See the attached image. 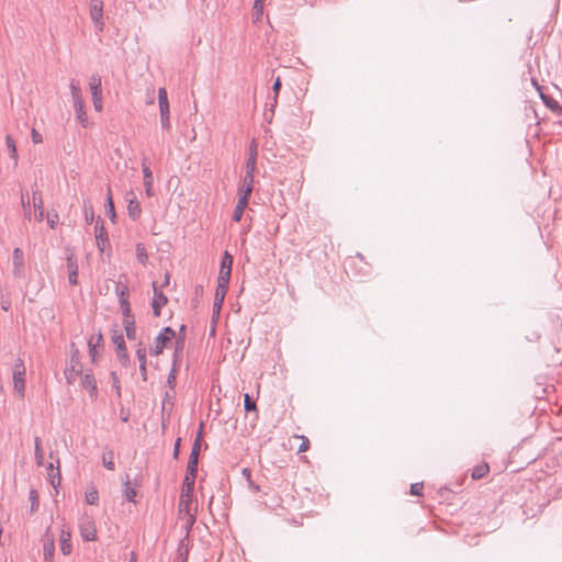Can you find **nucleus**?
Returning a JSON list of instances; mask_svg holds the SVG:
<instances>
[{
  "instance_id": "1",
  "label": "nucleus",
  "mask_w": 562,
  "mask_h": 562,
  "mask_svg": "<svg viewBox=\"0 0 562 562\" xmlns=\"http://www.w3.org/2000/svg\"><path fill=\"white\" fill-rule=\"evenodd\" d=\"M198 470V460L190 459L187 467V474L183 480L182 493H181V505L186 507V516H188V522H193L192 515H189V503L191 502V491L195 481V473Z\"/></svg>"
},
{
  "instance_id": "2",
  "label": "nucleus",
  "mask_w": 562,
  "mask_h": 562,
  "mask_svg": "<svg viewBox=\"0 0 562 562\" xmlns=\"http://www.w3.org/2000/svg\"><path fill=\"white\" fill-rule=\"evenodd\" d=\"M89 88L91 91L93 108L97 112H101L103 109L102 103V80L99 75H93L89 80Z\"/></svg>"
},
{
  "instance_id": "3",
  "label": "nucleus",
  "mask_w": 562,
  "mask_h": 562,
  "mask_svg": "<svg viewBox=\"0 0 562 562\" xmlns=\"http://www.w3.org/2000/svg\"><path fill=\"white\" fill-rule=\"evenodd\" d=\"M175 397L166 392L161 404V425L166 429L173 420Z\"/></svg>"
},
{
  "instance_id": "4",
  "label": "nucleus",
  "mask_w": 562,
  "mask_h": 562,
  "mask_svg": "<svg viewBox=\"0 0 562 562\" xmlns=\"http://www.w3.org/2000/svg\"><path fill=\"white\" fill-rule=\"evenodd\" d=\"M90 16L99 32L103 31V1L91 0L90 1Z\"/></svg>"
},
{
  "instance_id": "5",
  "label": "nucleus",
  "mask_w": 562,
  "mask_h": 562,
  "mask_svg": "<svg viewBox=\"0 0 562 562\" xmlns=\"http://www.w3.org/2000/svg\"><path fill=\"white\" fill-rule=\"evenodd\" d=\"M94 235L97 240L98 249L103 252L108 246H110V240L108 236V232L104 227L103 220L99 216L94 227Z\"/></svg>"
},
{
  "instance_id": "6",
  "label": "nucleus",
  "mask_w": 562,
  "mask_h": 562,
  "mask_svg": "<svg viewBox=\"0 0 562 562\" xmlns=\"http://www.w3.org/2000/svg\"><path fill=\"white\" fill-rule=\"evenodd\" d=\"M25 367L21 359H19L13 368V382H14V389L18 393L23 395L24 389H25Z\"/></svg>"
},
{
  "instance_id": "7",
  "label": "nucleus",
  "mask_w": 562,
  "mask_h": 562,
  "mask_svg": "<svg viewBox=\"0 0 562 562\" xmlns=\"http://www.w3.org/2000/svg\"><path fill=\"white\" fill-rule=\"evenodd\" d=\"M176 337V331L171 327H166L156 338L155 347L151 350V353L157 356L162 352L167 342L171 340V338Z\"/></svg>"
},
{
  "instance_id": "8",
  "label": "nucleus",
  "mask_w": 562,
  "mask_h": 562,
  "mask_svg": "<svg viewBox=\"0 0 562 562\" xmlns=\"http://www.w3.org/2000/svg\"><path fill=\"white\" fill-rule=\"evenodd\" d=\"M233 257L225 251L221 262L218 283L229 284L231 272H232Z\"/></svg>"
},
{
  "instance_id": "9",
  "label": "nucleus",
  "mask_w": 562,
  "mask_h": 562,
  "mask_svg": "<svg viewBox=\"0 0 562 562\" xmlns=\"http://www.w3.org/2000/svg\"><path fill=\"white\" fill-rule=\"evenodd\" d=\"M80 536L85 541H93L97 539V529L92 519L83 518L79 524Z\"/></svg>"
},
{
  "instance_id": "10",
  "label": "nucleus",
  "mask_w": 562,
  "mask_h": 562,
  "mask_svg": "<svg viewBox=\"0 0 562 562\" xmlns=\"http://www.w3.org/2000/svg\"><path fill=\"white\" fill-rule=\"evenodd\" d=\"M55 542L54 536L50 533L49 528L46 530L43 538V553L45 562H54Z\"/></svg>"
},
{
  "instance_id": "11",
  "label": "nucleus",
  "mask_w": 562,
  "mask_h": 562,
  "mask_svg": "<svg viewBox=\"0 0 562 562\" xmlns=\"http://www.w3.org/2000/svg\"><path fill=\"white\" fill-rule=\"evenodd\" d=\"M154 288V297L151 302V307L155 316L160 315V310L162 306H165L168 302L167 296L164 294L161 290L157 288V283L153 282Z\"/></svg>"
},
{
  "instance_id": "12",
  "label": "nucleus",
  "mask_w": 562,
  "mask_h": 562,
  "mask_svg": "<svg viewBox=\"0 0 562 562\" xmlns=\"http://www.w3.org/2000/svg\"><path fill=\"white\" fill-rule=\"evenodd\" d=\"M68 268V281L71 285L78 284V261L76 255L71 251L66 257Z\"/></svg>"
},
{
  "instance_id": "13",
  "label": "nucleus",
  "mask_w": 562,
  "mask_h": 562,
  "mask_svg": "<svg viewBox=\"0 0 562 562\" xmlns=\"http://www.w3.org/2000/svg\"><path fill=\"white\" fill-rule=\"evenodd\" d=\"M32 196H33L35 218L38 222H42L44 218V202L42 199V194L36 184L32 188Z\"/></svg>"
},
{
  "instance_id": "14",
  "label": "nucleus",
  "mask_w": 562,
  "mask_h": 562,
  "mask_svg": "<svg viewBox=\"0 0 562 562\" xmlns=\"http://www.w3.org/2000/svg\"><path fill=\"white\" fill-rule=\"evenodd\" d=\"M13 274L18 278L24 273V254L21 248H14L12 252Z\"/></svg>"
},
{
  "instance_id": "15",
  "label": "nucleus",
  "mask_w": 562,
  "mask_h": 562,
  "mask_svg": "<svg viewBox=\"0 0 562 562\" xmlns=\"http://www.w3.org/2000/svg\"><path fill=\"white\" fill-rule=\"evenodd\" d=\"M80 384L83 389H86L89 392L91 398L97 397V395H98L97 381L94 379V375L91 372L86 373L81 376Z\"/></svg>"
},
{
  "instance_id": "16",
  "label": "nucleus",
  "mask_w": 562,
  "mask_h": 562,
  "mask_svg": "<svg viewBox=\"0 0 562 562\" xmlns=\"http://www.w3.org/2000/svg\"><path fill=\"white\" fill-rule=\"evenodd\" d=\"M227 289H228V284H222V283L217 282V288L215 291V297H214V303H213V315L220 314Z\"/></svg>"
},
{
  "instance_id": "17",
  "label": "nucleus",
  "mask_w": 562,
  "mask_h": 562,
  "mask_svg": "<svg viewBox=\"0 0 562 562\" xmlns=\"http://www.w3.org/2000/svg\"><path fill=\"white\" fill-rule=\"evenodd\" d=\"M71 367L66 368L64 371L66 381L68 384H74L79 375H81V366L78 359L75 360V357L71 358Z\"/></svg>"
},
{
  "instance_id": "18",
  "label": "nucleus",
  "mask_w": 562,
  "mask_h": 562,
  "mask_svg": "<svg viewBox=\"0 0 562 562\" xmlns=\"http://www.w3.org/2000/svg\"><path fill=\"white\" fill-rule=\"evenodd\" d=\"M56 463H57L56 468L54 467V463H52V462L47 467L48 480H49L52 486L55 487V488H57V486H59L60 482H61V475H60V470H59V459L58 458L56 459Z\"/></svg>"
},
{
  "instance_id": "19",
  "label": "nucleus",
  "mask_w": 562,
  "mask_h": 562,
  "mask_svg": "<svg viewBox=\"0 0 562 562\" xmlns=\"http://www.w3.org/2000/svg\"><path fill=\"white\" fill-rule=\"evenodd\" d=\"M257 156H258V147H257L255 139H252L250 143V146H249V150H248L246 169H249V170L257 169Z\"/></svg>"
},
{
  "instance_id": "20",
  "label": "nucleus",
  "mask_w": 562,
  "mask_h": 562,
  "mask_svg": "<svg viewBox=\"0 0 562 562\" xmlns=\"http://www.w3.org/2000/svg\"><path fill=\"white\" fill-rule=\"evenodd\" d=\"M70 538H71L70 532L63 529L60 532L59 542H60V551L65 555L70 554L71 550H72Z\"/></svg>"
},
{
  "instance_id": "21",
  "label": "nucleus",
  "mask_w": 562,
  "mask_h": 562,
  "mask_svg": "<svg viewBox=\"0 0 562 562\" xmlns=\"http://www.w3.org/2000/svg\"><path fill=\"white\" fill-rule=\"evenodd\" d=\"M102 341V334L99 333L97 335H92L90 339L88 340V347H89V353L92 358V361H95V357L98 353L97 348L101 345Z\"/></svg>"
},
{
  "instance_id": "22",
  "label": "nucleus",
  "mask_w": 562,
  "mask_h": 562,
  "mask_svg": "<svg viewBox=\"0 0 562 562\" xmlns=\"http://www.w3.org/2000/svg\"><path fill=\"white\" fill-rule=\"evenodd\" d=\"M127 213L134 221L137 220L142 213L140 204L135 196L128 200Z\"/></svg>"
},
{
  "instance_id": "23",
  "label": "nucleus",
  "mask_w": 562,
  "mask_h": 562,
  "mask_svg": "<svg viewBox=\"0 0 562 562\" xmlns=\"http://www.w3.org/2000/svg\"><path fill=\"white\" fill-rule=\"evenodd\" d=\"M34 457L37 467L44 465V452L42 449V439L40 437H35L34 439Z\"/></svg>"
},
{
  "instance_id": "24",
  "label": "nucleus",
  "mask_w": 562,
  "mask_h": 562,
  "mask_svg": "<svg viewBox=\"0 0 562 562\" xmlns=\"http://www.w3.org/2000/svg\"><path fill=\"white\" fill-rule=\"evenodd\" d=\"M74 108H75L77 120L80 122V124L83 127H86L88 124V117H87V112H86V108H85V102H79V104L74 103Z\"/></svg>"
},
{
  "instance_id": "25",
  "label": "nucleus",
  "mask_w": 562,
  "mask_h": 562,
  "mask_svg": "<svg viewBox=\"0 0 562 562\" xmlns=\"http://www.w3.org/2000/svg\"><path fill=\"white\" fill-rule=\"evenodd\" d=\"M488 472H490L488 464L486 462H483L473 468L471 477L473 480H480V479H483L485 475H487Z\"/></svg>"
},
{
  "instance_id": "26",
  "label": "nucleus",
  "mask_w": 562,
  "mask_h": 562,
  "mask_svg": "<svg viewBox=\"0 0 562 562\" xmlns=\"http://www.w3.org/2000/svg\"><path fill=\"white\" fill-rule=\"evenodd\" d=\"M70 92H71V98H72L74 103L79 104V102H83L82 92H81V88L79 86V81L71 79Z\"/></svg>"
},
{
  "instance_id": "27",
  "label": "nucleus",
  "mask_w": 562,
  "mask_h": 562,
  "mask_svg": "<svg viewBox=\"0 0 562 562\" xmlns=\"http://www.w3.org/2000/svg\"><path fill=\"white\" fill-rule=\"evenodd\" d=\"M70 92H71V98H72L74 103L79 104V102H83L82 92H81V88L79 86V81L71 79Z\"/></svg>"
},
{
  "instance_id": "28",
  "label": "nucleus",
  "mask_w": 562,
  "mask_h": 562,
  "mask_svg": "<svg viewBox=\"0 0 562 562\" xmlns=\"http://www.w3.org/2000/svg\"><path fill=\"white\" fill-rule=\"evenodd\" d=\"M158 103H159L160 113L170 112L168 95H167V91L165 88H160L158 90Z\"/></svg>"
},
{
  "instance_id": "29",
  "label": "nucleus",
  "mask_w": 562,
  "mask_h": 562,
  "mask_svg": "<svg viewBox=\"0 0 562 562\" xmlns=\"http://www.w3.org/2000/svg\"><path fill=\"white\" fill-rule=\"evenodd\" d=\"M5 145H7L10 157L14 160V165L16 166L18 158H19L18 149H16L15 142L11 135L5 136Z\"/></svg>"
},
{
  "instance_id": "30",
  "label": "nucleus",
  "mask_w": 562,
  "mask_h": 562,
  "mask_svg": "<svg viewBox=\"0 0 562 562\" xmlns=\"http://www.w3.org/2000/svg\"><path fill=\"white\" fill-rule=\"evenodd\" d=\"M124 329L126 333V337L130 340L136 339V326H135V319L128 318L123 321Z\"/></svg>"
},
{
  "instance_id": "31",
  "label": "nucleus",
  "mask_w": 562,
  "mask_h": 562,
  "mask_svg": "<svg viewBox=\"0 0 562 562\" xmlns=\"http://www.w3.org/2000/svg\"><path fill=\"white\" fill-rule=\"evenodd\" d=\"M137 495V492L135 487L132 486L130 479L127 477L124 483V497L128 502L135 503V497Z\"/></svg>"
},
{
  "instance_id": "32",
  "label": "nucleus",
  "mask_w": 562,
  "mask_h": 562,
  "mask_svg": "<svg viewBox=\"0 0 562 562\" xmlns=\"http://www.w3.org/2000/svg\"><path fill=\"white\" fill-rule=\"evenodd\" d=\"M175 383H176V350L172 353L171 358V367L168 374L167 384L169 385L170 390H175Z\"/></svg>"
},
{
  "instance_id": "33",
  "label": "nucleus",
  "mask_w": 562,
  "mask_h": 562,
  "mask_svg": "<svg viewBox=\"0 0 562 562\" xmlns=\"http://www.w3.org/2000/svg\"><path fill=\"white\" fill-rule=\"evenodd\" d=\"M105 212H106V215L110 217V220L114 223L115 218H116V213H115V209H114V202H113V199H112V195L110 192L106 198Z\"/></svg>"
},
{
  "instance_id": "34",
  "label": "nucleus",
  "mask_w": 562,
  "mask_h": 562,
  "mask_svg": "<svg viewBox=\"0 0 562 562\" xmlns=\"http://www.w3.org/2000/svg\"><path fill=\"white\" fill-rule=\"evenodd\" d=\"M263 3L265 0H255L252 7V18L255 21H259L263 13Z\"/></svg>"
},
{
  "instance_id": "35",
  "label": "nucleus",
  "mask_w": 562,
  "mask_h": 562,
  "mask_svg": "<svg viewBox=\"0 0 562 562\" xmlns=\"http://www.w3.org/2000/svg\"><path fill=\"white\" fill-rule=\"evenodd\" d=\"M29 499L31 503V513H35L40 506L38 493L36 490L32 488L29 494Z\"/></svg>"
},
{
  "instance_id": "36",
  "label": "nucleus",
  "mask_w": 562,
  "mask_h": 562,
  "mask_svg": "<svg viewBox=\"0 0 562 562\" xmlns=\"http://www.w3.org/2000/svg\"><path fill=\"white\" fill-rule=\"evenodd\" d=\"M112 341L116 346V350L121 349V347H126L124 336L120 330H113Z\"/></svg>"
},
{
  "instance_id": "37",
  "label": "nucleus",
  "mask_w": 562,
  "mask_h": 562,
  "mask_svg": "<svg viewBox=\"0 0 562 562\" xmlns=\"http://www.w3.org/2000/svg\"><path fill=\"white\" fill-rule=\"evenodd\" d=\"M86 502L89 505H97L99 502V493L98 491L92 487L91 490L86 492Z\"/></svg>"
},
{
  "instance_id": "38",
  "label": "nucleus",
  "mask_w": 562,
  "mask_h": 562,
  "mask_svg": "<svg viewBox=\"0 0 562 562\" xmlns=\"http://www.w3.org/2000/svg\"><path fill=\"white\" fill-rule=\"evenodd\" d=\"M102 462H103V465L108 470L113 471L115 469L112 451H108V452L103 453Z\"/></svg>"
},
{
  "instance_id": "39",
  "label": "nucleus",
  "mask_w": 562,
  "mask_h": 562,
  "mask_svg": "<svg viewBox=\"0 0 562 562\" xmlns=\"http://www.w3.org/2000/svg\"><path fill=\"white\" fill-rule=\"evenodd\" d=\"M115 352H116V357H117L119 361L121 362V364L123 367H126L130 362L126 347H121V349L115 350Z\"/></svg>"
},
{
  "instance_id": "40",
  "label": "nucleus",
  "mask_w": 562,
  "mask_h": 562,
  "mask_svg": "<svg viewBox=\"0 0 562 562\" xmlns=\"http://www.w3.org/2000/svg\"><path fill=\"white\" fill-rule=\"evenodd\" d=\"M120 306H121L124 319L134 318L128 300H121Z\"/></svg>"
},
{
  "instance_id": "41",
  "label": "nucleus",
  "mask_w": 562,
  "mask_h": 562,
  "mask_svg": "<svg viewBox=\"0 0 562 562\" xmlns=\"http://www.w3.org/2000/svg\"><path fill=\"white\" fill-rule=\"evenodd\" d=\"M25 195H27V192L26 193H24V192L21 193V203H22L23 211H24V217L27 221H31V204H30L29 200L25 201Z\"/></svg>"
},
{
  "instance_id": "42",
  "label": "nucleus",
  "mask_w": 562,
  "mask_h": 562,
  "mask_svg": "<svg viewBox=\"0 0 562 562\" xmlns=\"http://www.w3.org/2000/svg\"><path fill=\"white\" fill-rule=\"evenodd\" d=\"M256 170L246 169L245 176L243 177L241 184L254 187Z\"/></svg>"
},
{
  "instance_id": "43",
  "label": "nucleus",
  "mask_w": 562,
  "mask_h": 562,
  "mask_svg": "<svg viewBox=\"0 0 562 562\" xmlns=\"http://www.w3.org/2000/svg\"><path fill=\"white\" fill-rule=\"evenodd\" d=\"M136 256L140 263H145V261L147 260V251L144 245L137 244Z\"/></svg>"
},
{
  "instance_id": "44",
  "label": "nucleus",
  "mask_w": 562,
  "mask_h": 562,
  "mask_svg": "<svg viewBox=\"0 0 562 562\" xmlns=\"http://www.w3.org/2000/svg\"><path fill=\"white\" fill-rule=\"evenodd\" d=\"M294 438L301 441L300 446L297 447L299 452H305L308 450L310 440L307 437L297 435V436H294Z\"/></svg>"
},
{
  "instance_id": "45",
  "label": "nucleus",
  "mask_w": 562,
  "mask_h": 562,
  "mask_svg": "<svg viewBox=\"0 0 562 562\" xmlns=\"http://www.w3.org/2000/svg\"><path fill=\"white\" fill-rule=\"evenodd\" d=\"M540 95L548 108H550L552 110L561 109L559 103L555 100H553L552 98L544 95L542 92H540Z\"/></svg>"
},
{
  "instance_id": "46",
  "label": "nucleus",
  "mask_w": 562,
  "mask_h": 562,
  "mask_svg": "<svg viewBox=\"0 0 562 562\" xmlns=\"http://www.w3.org/2000/svg\"><path fill=\"white\" fill-rule=\"evenodd\" d=\"M160 123L164 130L169 131L171 128L170 112L160 113Z\"/></svg>"
},
{
  "instance_id": "47",
  "label": "nucleus",
  "mask_w": 562,
  "mask_h": 562,
  "mask_svg": "<svg viewBox=\"0 0 562 562\" xmlns=\"http://www.w3.org/2000/svg\"><path fill=\"white\" fill-rule=\"evenodd\" d=\"M85 220L88 225L92 224L94 221V212L91 205H85Z\"/></svg>"
},
{
  "instance_id": "48",
  "label": "nucleus",
  "mask_w": 562,
  "mask_h": 562,
  "mask_svg": "<svg viewBox=\"0 0 562 562\" xmlns=\"http://www.w3.org/2000/svg\"><path fill=\"white\" fill-rule=\"evenodd\" d=\"M244 407H245V409L247 412L256 411L257 409L256 403L251 400L249 394H245L244 395Z\"/></svg>"
},
{
  "instance_id": "49",
  "label": "nucleus",
  "mask_w": 562,
  "mask_h": 562,
  "mask_svg": "<svg viewBox=\"0 0 562 562\" xmlns=\"http://www.w3.org/2000/svg\"><path fill=\"white\" fill-rule=\"evenodd\" d=\"M201 441H202V427L200 428L198 435H196V438L193 442V446H192V450L191 451H195L198 453H200V450H201Z\"/></svg>"
},
{
  "instance_id": "50",
  "label": "nucleus",
  "mask_w": 562,
  "mask_h": 562,
  "mask_svg": "<svg viewBox=\"0 0 562 562\" xmlns=\"http://www.w3.org/2000/svg\"><path fill=\"white\" fill-rule=\"evenodd\" d=\"M423 488H424L423 483H413L411 485V494L412 495H416V496H422L423 495Z\"/></svg>"
},
{
  "instance_id": "51",
  "label": "nucleus",
  "mask_w": 562,
  "mask_h": 562,
  "mask_svg": "<svg viewBox=\"0 0 562 562\" xmlns=\"http://www.w3.org/2000/svg\"><path fill=\"white\" fill-rule=\"evenodd\" d=\"M116 294L119 296V302L121 303V300H128V288L127 286H122V288H116Z\"/></svg>"
},
{
  "instance_id": "52",
  "label": "nucleus",
  "mask_w": 562,
  "mask_h": 562,
  "mask_svg": "<svg viewBox=\"0 0 562 562\" xmlns=\"http://www.w3.org/2000/svg\"><path fill=\"white\" fill-rule=\"evenodd\" d=\"M252 188L254 187L241 184L238 190V195H240V196L245 195L246 198L249 199L251 195V192H252Z\"/></svg>"
},
{
  "instance_id": "53",
  "label": "nucleus",
  "mask_w": 562,
  "mask_h": 562,
  "mask_svg": "<svg viewBox=\"0 0 562 562\" xmlns=\"http://www.w3.org/2000/svg\"><path fill=\"white\" fill-rule=\"evenodd\" d=\"M248 202H249L248 198H246L245 195H243V196L238 195V201H237L236 207H239L245 211V209L248 205Z\"/></svg>"
},
{
  "instance_id": "54",
  "label": "nucleus",
  "mask_w": 562,
  "mask_h": 562,
  "mask_svg": "<svg viewBox=\"0 0 562 562\" xmlns=\"http://www.w3.org/2000/svg\"><path fill=\"white\" fill-rule=\"evenodd\" d=\"M136 356H137L139 363H146V349L145 348H138L136 350Z\"/></svg>"
},
{
  "instance_id": "55",
  "label": "nucleus",
  "mask_w": 562,
  "mask_h": 562,
  "mask_svg": "<svg viewBox=\"0 0 562 562\" xmlns=\"http://www.w3.org/2000/svg\"><path fill=\"white\" fill-rule=\"evenodd\" d=\"M111 376H112V379H113V386H114V387H115V390H116V394H117V396H121L120 381H119V379H117V376H116V373H115V372H112V373H111Z\"/></svg>"
},
{
  "instance_id": "56",
  "label": "nucleus",
  "mask_w": 562,
  "mask_h": 562,
  "mask_svg": "<svg viewBox=\"0 0 562 562\" xmlns=\"http://www.w3.org/2000/svg\"><path fill=\"white\" fill-rule=\"evenodd\" d=\"M32 140L34 144L43 142L42 135L35 128L32 130Z\"/></svg>"
},
{
  "instance_id": "57",
  "label": "nucleus",
  "mask_w": 562,
  "mask_h": 562,
  "mask_svg": "<svg viewBox=\"0 0 562 562\" xmlns=\"http://www.w3.org/2000/svg\"><path fill=\"white\" fill-rule=\"evenodd\" d=\"M243 214H244V210L235 206V210H234V213H233V220L235 222H239L241 220V217H243Z\"/></svg>"
},
{
  "instance_id": "58",
  "label": "nucleus",
  "mask_w": 562,
  "mask_h": 562,
  "mask_svg": "<svg viewBox=\"0 0 562 562\" xmlns=\"http://www.w3.org/2000/svg\"><path fill=\"white\" fill-rule=\"evenodd\" d=\"M58 222V215L57 214H54L53 216H50L48 214L47 216V223L49 225L50 228H55L56 224Z\"/></svg>"
},
{
  "instance_id": "59",
  "label": "nucleus",
  "mask_w": 562,
  "mask_h": 562,
  "mask_svg": "<svg viewBox=\"0 0 562 562\" xmlns=\"http://www.w3.org/2000/svg\"><path fill=\"white\" fill-rule=\"evenodd\" d=\"M143 172H144V179H145V183L146 184H149V181L151 180V171L149 170L148 167H146L145 165L143 166Z\"/></svg>"
},
{
  "instance_id": "60",
  "label": "nucleus",
  "mask_w": 562,
  "mask_h": 562,
  "mask_svg": "<svg viewBox=\"0 0 562 562\" xmlns=\"http://www.w3.org/2000/svg\"><path fill=\"white\" fill-rule=\"evenodd\" d=\"M272 89H273L274 94L278 95V93H279V91L281 89V79H280V77H278L274 80ZM274 100H277V97H274Z\"/></svg>"
},
{
  "instance_id": "61",
  "label": "nucleus",
  "mask_w": 562,
  "mask_h": 562,
  "mask_svg": "<svg viewBox=\"0 0 562 562\" xmlns=\"http://www.w3.org/2000/svg\"><path fill=\"white\" fill-rule=\"evenodd\" d=\"M186 326L181 325L178 330V341L184 338Z\"/></svg>"
},
{
  "instance_id": "62",
  "label": "nucleus",
  "mask_w": 562,
  "mask_h": 562,
  "mask_svg": "<svg viewBox=\"0 0 562 562\" xmlns=\"http://www.w3.org/2000/svg\"><path fill=\"white\" fill-rule=\"evenodd\" d=\"M182 548H183V542H181L180 546H178V562H183V559H182Z\"/></svg>"
},
{
  "instance_id": "63",
  "label": "nucleus",
  "mask_w": 562,
  "mask_h": 562,
  "mask_svg": "<svg viewBox=\"0 0 562 562\" xmlns=\"http://www.w3.org/2000/svg\"><path fill=\"white\" fill-rule=\"evenodd\" d=\"M120 416L122 422L126 423L128 420V413H125L123 408L121 409Z\"/></svg>"
},
{
  "instance_id": "64",
  "label": "nucleus",
  "mask_w": 562,
  "mask_h": 562,
  "mask_svg": "<svg viewBox=\"0 0 562 562\" xmlns=\"http://www.w3.org/2000/svg\"><path fill=\"white\" fill-rule=\"evenodd\" d=\"M139 369L144 375V380H146V363H139Z\"/></svg>"
}]
</instances>
